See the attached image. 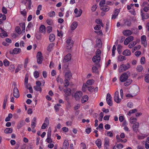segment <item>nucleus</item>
Returning a JSON list of instances; mask_svg holds the SVG:
<instances>
[{"instance_id": "nucleus-51", "label": "nucleus", "mask_w": 149, "mask_h": 149, "mask_svg": "<svg viewBox=\"0 0 149 149\" xmlns=\"http://www.w3.org/2000/svg\"><path fill=\"white\" fill-rule=\"evenodd\" d=\"M9 69L11 72L14 71L15 70V66L13 64H11L10 65Z\"/></svg>"}, {"instance_id": "nucleus-55", "label": "nucleus", "mask_w": 149, "mask_h": 149, "mask_svg": "<svg viewBox=\"0 0 149 149\" xmlns=\"http://www.w3.org/2000/svg\"><path fill=\"white\" fill-rule=\"evenodd\" d=\"M105 0H102L100 3V7H102L103 6H104L105 3Z\"/></svg>"}, {"instance_id": "nucleus-10", "label": "nucleus", "mask_w": 149, "mask_h": 149, "mask_svg": "<svg viewBox=\"0 0 149 149\" xmlns=\"http://www.w3.org/2000/svg\"><path fill=\"white\" fill-rule=\"evenodd\" d=\"M106 100L108 104L110 106H111L112 105V102L111 100V95L109 93L107 95Z\"/></svg>"}, {"instance_id": "nucleus-53", "label": "nucleus", "mask_w": 149, "mask_h": 149, "mask_svg": "<svg viewBox=\"0 0 149 149\" xmlns=\"http://www.w3.org/2000/svg\"><path fill=\"white\" fill-rule=\"evenodd\" d=\"M52 30V27L51 26H48L47 27L46 30L47 32L48 33H49L51 32Z\"/></svg>"}, {"instance_id": "nucleus-21", "label": "nucleus", "mask_w": 149, "mask_h": 149, "mask_svg": "<svg viewBox=\"0 0 149 149\" xmlns=\"http://www.w3.org/2000/svg\"><path fill=\"white\" fill-rule=\"evenodd\" d=\"M139 126V123L138 122H136L134 124L132 128L134 131L137 132L138 130Z\"/></svg>"}, {"instance_id": "nucleus-45", "label": "nucleus", "mask_w": 149, "mask_h": 149, "mask_svg": "<svg viewBox=\"0 0 149 149\" xmlns=\"http://www.w3.org/2000/svg\"><path fill=\"white\" fill-rule=\"evenodd\" d=\"M137 111V109H136L131 110L129 111V112L127 113V115L129 116H130L132 114L134 113Z\"/></svg>"}, {"instance_id": "nucleus-30", "label": "nucleus", "mask_w": 149, "mask_h": 149, "mask_svg": "<svg viewBox=\"0 0 149 149\" xmlns=\"http://www.w3.org/2000/svg\"><path fill=\"white\" fill-rule=\"evenodd\" d=\"M126 59L125 56L122 55L119 56L117 58L118 61L119 62H121L125 60Z\"/></svg>"}, {"instance_id": "nucleus-42", "label": "nucleus", "mask_w": 149, "mask_h": 149, "mask_svg": "<svg viewBox=\"0 0 149 149\" xmlns=\"http://www.w3.org/2000/svg\"><path fill=\"white\" fill-rule=\"evenodd\" d=\"M25 123L24 121V120H22L21 121L20 123L18 124L17 127L18 129H19L25 125Z\"/></svg>"}, {"instance_id": "nucleus-58", "label": "nucleus", "mask_w": 149, "mask_h": 149, "mask_svg": "<svg viewBox=\"0 0 149 149\" xmlns=\"http://www.w3.org/2000/svg\"><path fill=\"white\" fill-rule=\"evenodd\" d=\"M56 80L58 82L60 83L61 84H62L63 82V79L60 78L59 77H57L56 78Z\"/></svg>"}, {"instance_id": "nucleus-23", "label": "nucleus", "mask_w": 149, "mask_h": 149, "mask_svg": "<svg viewBox=\"0 0 149 149\" xmlns=\"http://www.w3.org/2000/svg\"><path fill=\"white\" fill-rule=\"evenodd\" d=\"M36 118L34 117L31 121V126L32 129H33L36 125Z\"/></svg>"}, {"instance_id": "nucleus-57", "label": "nucleus", "mask_w": 149, "mask_h": 149, "mask_svg": "<svg viewBox=\"0 0 149 149\" xmlns=\"http://www.w3.org/2000/svg\"><path fill=\"white\" fill-rule=\"evenodd\" d=\"M145 80L146 82L148 83L149 82V75L147 74L145 75Z\"/></svg>"}, {"instance_id": "nucleus-31", "label": "nucleus", "mask_w": 149, "mask_h": 149, "mask_svg": "<svg viewBox=\"0 0 149 149\" xmlns=\"http://www.w3.org/2000/svg\"><path fill=\"white\" fill-rule=\"evenodd\" d=\"M95 143L97 146V147L99 148H100L101 147V144H102V141L100 139H97L95 141Z\"/></svg>"}, {"instance_id": "nucleus-3", "label": "nucleus", "mask_w": 149, "mask_h": 149, "mask_svg": "<svg viewBox=\"0 0 149 149\" xmlns=\"http://www.w3.org/2000/svg\"><path fill=\"white\" fill-rule=\"evenodd\" d=\"M130 76V73L128 71L124 72L120 76V81L123 82L125 81Z\"/></svg>"}, {"instance_id": "nucleus-37", "label": "nucleus", "mask_w": 149, "mask_h": 149, "mask_svg": "<svg viewBox=\"0 0 149 149\" xmlns=\"http://www.w3.org/2000/svg\"><path fill=\"white\" fill-rule=\"evenodd\" d=\"M126 82L124 83V85L125 86H127L130 85L132 82V79H129L126 80Z\"/></svg>"}, {"instance_id": "nucleus-24", "label": "nucleus", "mask_w": 149, "mask_h": 149, "mask_svg": "<svg viewBox=\"0 0 149 149\" xmlns=\"http://www.w3.org/2000/svg\"><path fill=\"white\" fill-rule=\"evenodd\" d=\"M119 12V10L118 9H116L115 10L114 13L112 15L111 19H113L116 18Z\"/></svg>"}, {"instance_id": "nucleus-60", "label": "nucleus", "mask_w": 149, "mask_h": 149, "mask_svg": "<svg viewBox=\"0 0 149 149\" xmlns=\"http://www.w3.org/2000/svg\"><path fill=\"white\" fill-rule=\"evenodd\" d=\"M29 62V59L28 58H26L25 60L24 64V68H26L27 66V64Z\"/></svg>"}, {"instance_id": "nucleus-52", "label": "nucleus", "mask_w": 149, "mask_h": 149, "mask_svg": "<svg viewBox=\"0 0 149 149\" xmlns=\"http://www.w3.org/2000/svg\"><path fill=\"white\" fill-rule=\"evenodd\" d=\"M116 49V47L115 45H114L112 49V56L114 57L115 56V51Z\"/></svg>"}, {"instance_id": "nucleus-20", "label": "nucleus", "mask_w": 149, "mask_h": 149, "mask_svg": "<svg viewBox=\"0 0 149 149\" xmlns=\"http://www.w3.org/2000/svg\"><path fill=\"white\" fill-rule=\"evenodd\" d=\"M78 26V23L76 22H74L70 25V29L72 30H74L76 29Z\"/></svg>"}, {"instance_id": "nucleus-33", "label": "nucleus", "mask_w": 149, "mask_h": 149, "mask_svg": "<svg viewBox=\"0 0 149 149\" xmlns=\"http://www.w3.org/2000/svg\"><path fill=\"white\" fill-rule=\"evenodd\" d=\"M94 83V81L93 79H88L87 81L86 82V84L88 85H91L93 84Z\"/></svg>"}, {"instance_id": "nucleus-11", "label": "nucleus", "mask_w": 149, "mask_h": 149, "mask_svg": "<svg viewBox=\"0 0 149 149\" xmlns=\"http://www.w3.org/2000/svg\"><path fill=\"white\" fill-rule=\"evenodd\" d=\"M82 95V92L81 91H78L75 93L74 97L76 100H79Z\"/></svg>"}, {"instance_id": "nucleus-59", "label": "nucleus", "mask_w": 149, "mask_h": 149, "mask_svg": "<svg viewBox=\"0 0 149 149\" xmlns=\"http://www.w3.org/2000/svg\"><path fill=\"white\" fill-rule=\"evenodd\" d=\"M88 91L91 92H93L94 90V88L93 86H89L87 87Z\"/></svg>"}, {"instance_id": "nucleus-19", "label": "nucleus", "mask_w": 149, "mask_h": 149, "mask_svg": "<svg viewBox=\"0 0 149 149\" xmlns=\"http://www.w3.org/2000/svg\"><path fill=\"white\" fill-rule=\"evenodd\" d=\"M39 31L40 32L45 34L46 32V27L45 26L43 25H41L40 27Z\"/></svg>"}, {"instance_id": "nucleus-38", "label": "nucleus", "mask_w": 149, "mask_h": 149, "mask_svg": "<svg viewBox=\"0 0 149 149\" xmlns=\"http://www.w3.org/2000/svg\"><path fill=\"white\" fill-rule=\"evenodd\" d=\"M54 45L53 43H51L47 47V50L49 52L51 51L53 49Z\"/></svg>"}, {"instance_id": "nucleus-6", "label": "nucleus", "mask_w": 149, "mask_h": 149, "mask_svg": "<svg viewBox=\"0 0 149 149\" xmlns=\"http://www.w3.org/2000/svg\"><path fill=\"white\" fill-rule=\"evenodd\" d=\"M37 58L38 63L39 64H41L43 59V57L41 52H39L37 53Z\"/></svg>"}, {"instance_id": "nucleus-41", "label": "nucleus", "mask_w": 149, "mask_h": 149, "mask_svg": "<svg viewBox=\"0 0 149 149\" xmlns=\"http://www.w3.org/2000/svg\"><path fill=\"white\" fill-rule=\"evenodd\" d=\"M48 15L50 17H54L55 15V12L54 11H50L48 13Z\"/></svg>"}, {"instance_id": "nucleus-27", "label": "nucleus", "mask_w": 149, "mask_h": 149, "mask_svg": "<svg viewBox=\"0 0 149 149\" xmlns=\"http://www.w3.org/2000/svg\"><path fill=\"white\" fill-rule=\"evenodd\" d=\"M96 47L99 48L101 47L102 46V44L101 40L100 39H97L96 40Z\"/></svg>"}, {"instance_id": "nucleus-12", "label": "nucleus", "mask_w": 149, "mask_h": 149, "mask_svg": "<svg viewBox=\"0 0 149 149\" xmlns=\"http://www.w3.org/2000/svg\"><path fill=\"white\" fill-rule=\"evenodd\" d=\"M21 51V49L19 48H15L12 51H10V53L12 54H17L20 53Z\"/></svg>"}, {"instance_id": "nucleus-35", "label": "nucleus", "mask_w": 149, "mask_h": 149, "mask_svg": "<svg viewBox=\"0 0 149 149\" xmlns=\"http://www.w3.org/2000/svg\"><path fill=\"white\" fill-rule=\"evenodd\" d=\"M12 132L13 129L11 128H7L4 130V132L6 134L11 133Z\"/></svg>"}, {"instance_id": "nucleus-39", "label": "nucleus", "mask_w": 149, "mask_h": 149, "mask_svg": "<svg viewBox=\"0 0 149 149\" xmlns=\"http://www.w3.org/2000/svg\"><path fill=\"white\" fill-rule=\"evenodd\" d=\"M34 89L37 91H40L41 92L42 91V88L40 86H36L34 87Z\"/></svg>"}, {"instance_id": "nucleus-54", "label": "nucleus", "mask_w": 149, "mask_h": 149, "mask_svg": "<svg viewBox=\"0 0 149 149\" xmlns=\"http://www.w3.org/2000/svg\"><path fill=\"white\" fill-rule=\"evenodd\" d=\"M47 23L49 25H52L53 24V21L52 19H47L46 20Z\"/></svg>"}, {"instance_id": "nucleus-56", "label": "nucleus", "mask_w": 149, "mask_h": 149, "mask_svg": "<svg viewBox=\"0 0 149 149\" xmlns=\"http://www.w3.org/2000/svg\"><path fill=\"white\" fill-rule=\"evenodd\" d=\"M87 86L86 84H83L82 90L83 91L85 92L86 91V88H87Z\"/></svg>"}, {"instance_id": "nucleus-43", "label": "nucleus", "mask_w": 149, "mask_h": 149, "mask_svg": "<svg viewBox=\"0 0 149 149\" xmlns=\"http://www.w3.org/2000/svg\"><path fill=\"white\" fill-rule=\"evenodd\" d=\"M122 49V46L120 45H118L117 48V51L119 54H120L121 52V49Z\"/></svg>"}, {"instance_id": "nucleus-40", "label": "nucleus", "mask_w": 149, "mask_h": 149, "mask_svg": "<svg viewBox=\"0 0 149 149\" xmlns=\"http://www.w3.org/2000/svg\"><path fill=\"white\" fill-rule=\"evenodd\" d=\"M22 65H18L17 68L15 70V72L16 73H17L21 70L22 68Z\"/></svg>"}, {"instance_id": "nucleus-29", "label": "nucleus", "mask_w": 149, "mask_h": 149, "mask_svg": "<svg viewBox=\"0 0 149 149\" xmlns=\"http://www.w3.org/2000/svg\"><path fill=\"white\" fill-rule=\"evenodd\" d=\"M137 119L136 118H134L133 117H131L129 119V122L132 124H135L136 123L137 121Z\"/></svg>"}, {"instance_id": "nucleus-7", "label": "nucleus", "mask_w": 149, "mask_h": 149, "mask_svg": "<svg viewBox=\"0 0 149 149\" xmlns=\"http://www.w3.org/2000/svg\"><path fill=\"white\" fill-rule=\"evenodd\" d=\"M109 139L107 137L105 138L104 144V149H109Z\"/></svg>"}, {"instance_id": "nucleus-28", "label": "nucleus", "mask_w": 149, "mask_h": 149, "mask_svg": "<svg viewBox=\"0 0 149 149\" xmlns=\"http://www.w3.org/2000/svg\"><path fill=\"white\" fill-rule=\"evenodd\" d=\"M72 77L71 73L70 72H66L65 74V79H70Z\"/></svg>"}, {"instance_id": "nucleus-8", "label": "nucleus", "mask_w": 149, "mask_h": 149, "mask_svg": "<svg viewBox=\"0 0 149 149\" xmlns=\"http://www.w3.org/2000/svg\"><path fill=\"white\" fill-rule=\"evenodd\" d=\"M13 95L17 98H18L20 96L19 90L15 86L13 88Z\"/></svg>"}, {"instance_id": "nucleus-5", "label": "nucleus", "mask_w": 149, "mask_h": 149, "mask_svg": "<svg viewBox=\"0 0 149 149\" xmlns=\"http://www.w3.org/2000/svg\"><path fill=\"white\" fill-rule=\"evenodd\" d=\"M121 99L119 97L118 91H116L114 96V101L116 103H119L120 102Z\"/></svg>"}, {"instance_id": "nucleus-1", "label": "nucleus", "mask_w": 149, "mask_h": 149, "mask_svg": "<svg viewBox=\"0 0 149 149\" xmlns=\"http://www.w3.org/2000/svg\"><path fill=\"white\" fill-rule=\"evenodd\" d=\"M101 51L99 49H97L95 55L93 57L92 61L95 64H97L101 60Z\"/></svg>"}, {"instance_id": "nucleus-44", "label": "nucleus", "mask_w": 149, "mask_h": 149, "mask_svg": "<svg viewBox=\"0 0 149 149\" xmlns=\"http://www.w3.org/2000/svg\"><path fill=\"white\" fill-rule=\"evenodd\" d=\"M13 115L11 113L9 114L8 116L5 119V120L7 122L10 120V119L12 117Z\"/></svg>"}, {"instance_id": "nucleus-17", "label": "nucleus", "mask_w": 149, "mask_h": 149, "mask_svg": "<svg viewBox=\"0 0 149 149\" xmlns=\"http://www.w3.org/2000/svg\"><path fill=\"white\" fill-rule=\"evenodd\" d=\"M116 139L117 142L118 143L122 142L125 143L127 141V139H125L123 140L120 139L119 137V136L118 135H117L116 136Z\"/></svg>"}, {"instance_id": "nucleus-46", "label": "nucleus", "mask_w": 149, "mask_h": 149, "mask_svg": "<svg viewBox=\"0 0 149 149\" xmlns=\"http://www.w3.org/2000/svg\"><path fill=\"white\" fill-rule=\"evenodd\" d=\"M46 141L48 143L52 142V140L51 139V136L47 135V138L46 140Z\"/></svg>"}, {"instance_id": "nucleus-32", "label": "nucleus", "mask_w": 149, "mask_h": 149, "mask_svg": "<svg viewBox=\"0 0 149 149\" xmlns=\"http://www.w3.org/2000/svg\"><path fill=\"white\" fill-rule=\"evenodd\" d=\"M88 99V97L87 95L84 96L81 99V102L82 103H84L87 102Z\"/></svg>"}, {"instance_id": "nucleus-22", "label": "nucleus", "mask_w": 149, "mask_h": 149, "mask_svg": "<svg viewBox=\"0 0 149 149\" xmlns=\"http://www.w3.org/2000/svg\"><path fill=\"white\" fill-rule=\"evenodd\" d=\"M123 33L125 36H128L131 35L132 32L130 30H126L123 31Z\"/></svg>"}, {"instance_id": "nucleus-14", "label": "nucleus", "mask_w": 149, "mask_h": 149, "mask_svg": "<svg viewBox=\"0 0 149 149\" xmlns=\"http://www.w3.org/2000/svg\"><path fill=\"white\" fill-rule=\"evenodd\" d=\"M82 10L81 9H79L78 10L77 8H75L74 11L76 15L75 17H80L82 13Z\"/></svg>"}, {"instance_id": "nucleus-49", "label": "nucleus", "mask_w": 149, "mask_h": 149, "mask_svg": "<svg viewBox=\"0 0 149 149\" xmlns=\"http://www.w3.org/2000/svg\"><path fill=\"white\" fill-rule=\"evenodd\" d=\"M143 68L141 65H139L137 66L136 70L139 72H141L143 70Z\"/></svg>"}, {"instance_id": "nucleus-18", "label": "nucleus", "mask_w": 149, "mask_h": 149, "mask_svg": "<svg viewBox=\"0 0 149 149\" xmlns=\"http://www.w3.org/2000/svg\"><path fill=\"white\" fill-rule=\"evenodd\" d=\"M1 32L0 33V36L1 38H4L5 37H7L8 36L7 32L3 30L2 29H1Z\"/></svg>"}, {"instance_id": "nucleus-26", "label": "nucleus", "mask_w": 149, "mask_h": 149, "mask_svg": "<svg viewBox=\"0 0 149 149\" xmlns=\"http://www.w3.org/2000/svg\"><path fill=\"white\" fill-rule=\"evenodd\" d=\"M71 89L69 88H67L64 90V91L65 93L68 96L70 95L71 94Z\"/></svg>"}, {"instance_id": "nucleus-50", "label": "nucleus", "mask_w": 149, "mask_h": 149, "mask_svg": "<svg viewBox=\"0 0 149 149\" xmlns=\"http://www.w3.org/2000/svg\"><path fill=\"white\" fill-rule=\"evenodd\" d=\"M3 63L4 65L5 66H8L10 64L9 62L6 59L3 61Z\"/></svg>"}, {"instance_id": "nucleus-9", "label": "nucleus", "mask_w": 149, "mask_h": 149, "mask_svg": "<svg viewBox=\"0 0 149 149\" xmlns=\"http://www.w3.org/2000/svg\"><path fill=\"white\" fill-rule=\"evenodd\" d=\"M141 43L143 44L144 47H146L147 45V41L146 36L143 35L141 37Z\"/></svg>"}, {"instance_id": "nucleus-48", "label": "nucleus", "mask_w": 149, "mask_h": 149, "mask_svg": "<svg viewBox=\"0 0 149 149\" xmlns=\"http://www.w3.org/2000/svg\"><path fill=\"white\" fill-rule=\"evenodd\" d=\"M95 22L97 24H100L101 26H103V24L100 19H97L95 21Z\"/></svg>"}, {"instance_id": "nucleus-63", "label": "nucleus", "mask_w": 149, "mask_h": 149, "mask_svg": "<svg viewBox=\"0 0 149 149\" xmlns=\"http://www.w3.org/2000/svg\"><path fill=\"white\" fill-rule=\"evenodd\" d=\"M145 62V59L144 57H142L141 59V64H143Z\"/></svg>"}, {"instance_id": "nucleus-61", "label": "nucleus", "mask_w": 149, "mask_h": 149, "mask_svg": "<svg viewBox=\"0 0 149 149\" xmlns=\"http://www.w3.org/2000/svg\"><path fill=\"white\" fill-rule=\"evenodd\" d=\"M103 116H104L103 113L102 112L100 113L99 116V118H98L99 120L100 121H102Z\"/></svg>"}, {"instance_id": "nucleus-47", "label": "nucleus", "mask_w": 149, "mask_h": 149, "mask_svg": "<svg viewBox=\"0 0 149 149\" xmlns=\"http://www.w3.org/2000/svg\"><path fill=\"white\" fill-rule=\"evenodd\" d=\"M15 30L19 34H20L21 33V29L19 26H17L16 27Z\"/></svg>"}, {"instance_id": "nucleus-62", "label": "nucleus", "mask_w": 149, "mask_h": 149, "mask_svg": "<svg viewBox=\"0 0 149 149\" xmlns=\"http://www.w3.org/2000/svg\"><path fill=\"white\" fill-rule=\"evenodd\" d=\"M123 146L121 143L118 144L116 146V147L118 149H122L123 148Z\"/></svg>"}, {"instance_id": "nucleus-34", "label": "nucleus", "mask_w": 149, "mask_h": 149, "mask_svg": "<svg viewBox=\"0 0 149 149\" xmlns=\"http://www.w3.org/2000/svg\"><path fill=\"white\" fill-rule=\"evenodd\" d=\"M100 9L104 11L107 12L109 11V7L107 6H104L100 8Z\"/></svg>"}, {"instance_id": "nucleus-16", "label": "nucleus", "mask_w": 149, "mask_h": 149, "mask_svg": "<svg viewBox=\"0 0 149 149\" xmlns=\"http://www.w3.org/2000/svg\"><path fill=\"white\" fill-rule=\"evenodd\" d=\"M141 15L142 17V19L143 20L144 19H147L149 17V16L147 13H143L142 10H141Z\"/></svg>"}, {"instance_id": "nucleus-13", "label": "nucleus", "mask_w": 149, "mask_h": 149, "mask_svg": "<svg viewBox=\"0 0 149 149\" xmlns=\"http://www.w3.org/2000/svg\"><path fill=\"white\" fill-rule=\"evenodd\" d=\"M71 57L72 56L71 54H68L64 57L63 60V62L64 63L68 62L70 60L71 58Z\"/></svg>"}, {"instance_id": "nucleus-2", "label": "nucleus", "mask_w": 149, "mask_h": 149, "mask_svg": "<svg viewBox=\"0 0 149 149\" xmlns=\"http://www.w3.org/2000/svg\"><path fill=\"white\" fill-rule=\"evenodd\" d=\"M130 65L128 63H127L126 64H122L118 66V72L120 73L125 71L130 68Z\"/></svg>"}, {"instance_id": "nucleus-64", "label": "nucleus", "mask_w": 149, "mask_h": 149, "mask_svg": "<svg viewBox=\"0 0 149 149\" xmlns=\"http://www.w3.org/2000/svg\"><path fill=\"white\" fill-rule=\"evenodd\" d=\"M92 72H98V70L97 67L95 66H93L92 68Z\"/></svg>"}, {"instance_id": "nucleus-4", "label": "nucleus", "mask_w": 149, "mask_h": 149, "mask_svg": "<svg viewBox=\"0 0 149 149\" xmlns=\"http://www.w3.org/2000/svg\"><path fill=\"white\" fill-rule=\"evenodd\" d=\"M66 47L67 49H70L73 45V40L70 38H68L66 39Z\"/></svg>"}, {"instance_id": "nucleus-15", "label": "nucleus", "mask_w": 149, "mask_h": 149, "mask_svg": "<svg viewBox=\"0 0 149 149\" xmlns=\"http://www.w3.org/2000/svg\"><path fill=\"white\" fill-rule=\"evenodd\" d=\"M49 120L47 117L45 118L44 122L42 125L41 126V128L42 129H45L46 127H47L49 124Z\"/></svg>"}, {"instance_id": "nucleus-36", "label": "nucleus", "mask_w": 149, "mask_h": 149, "mask_svg": "<svg viewBox=\"0 0 149 149\" xmlns=\"http://www.w3.org/2000/svg\"><path fill=\"white\" fill-rule=\"evenodd\" d=\"M50 41L51 42H53L55 39V36L54 34H50L49 37Z\"/></svg>"}, {"instance_id": "nucleus-25", "label": "nucleus", "mask_w": 149, "mask_h": 149, "mask_svg": "<svg viewBox=\"0 0 149 149\" xmlns=\"http://www.w3.org/2000/svg\"><path fill=\"white\" fill-rule=\"evenodd\" d=\"M123 54L125 56H129L131 54V52L130 50L127 49L123 52Z\"/></svg>"}]
</instances>
